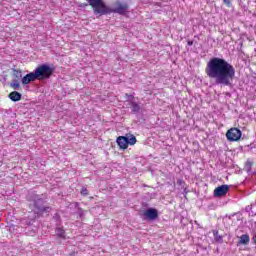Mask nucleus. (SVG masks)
Instances as JSON below:
<instances>
[{
  "instance_id": "7ed1b4c3",
  "label": "nucleus",
  "mask_w": 256,
  "mask_h": 256,
  "mask_svg": "<svg viewBox=\"0 0 256 256\" xmlns=\"http://www.w3.org/2000/svg\"><path fill=\"white\" fill-rule=\"evenodd\" d=\"M34 75L36 79H49L53 75V69L49 65H40L36 68Z\"/></svg>"
},
{
  "instance_id": "20e7f679",
  "label": "nucleus",
  "mask_w": 256,
  "mask_h": 256,
  "mask_svg": "<svg viewBox=\"0 0 256 256\" xmlns=\"http://www.w3.org/2000/svg\"><path fill=\"white\" fill-rule=\"evenodd\" d=\"M117 145L120 147V149H127L129 145H135L137 143V138L135 136H119L116 140Z\"/></svg>"
},
{
  "instance_id": "423d86ee",
  "label": "nucleus",
  "mask_w": 256,
  "mask_h": 256,
  "mask_svg": "<svg viewBox=\"0 0 256 256\" xmlns=\"http://www.w3.org/2000/svg\"><path fill=\"white\" fill-rule=\"evenodd\" d=\"M127 9H129L127 4L117 2L116 4H114L113 9L110 8V11L111 13H119V15H125V13H127Z\"/></svg>"
},
{
  "instance_id": "0eeeda50",
  "label": "nucleus",
  "mask_w": 256,
  "mask_h": 256,
  "mask_svg": "<svg viewBox=\"0 0 256 256\" xmlns=\"http://www.w3.org/2000/svg\"><path fill=\"white\" fill-rule=\"evenodd\" d=\"M229 191V186L222 185L220 187H217L214 190V197H223V195H227V192Z\"/></svg>"
},
{
  "instance_id": "ddd939ff",
  "label": "nucleus",
  "mask_w": 256,
  "mask_h": 256,
  "mask_svg": "<svg viewBox=\"0 0 256 256\" xmlns=\"http://www.w3.org/2000/svg\"><path fill=\"white\" fill-rule=\"evenodd\" d=\"M56 235H58V237H61L62 239H65V230H63V228H57Z\"/></svg>"
},
{
  "instance_id": "39448f33",
  "label": "nucleus",
  "mask_w": 256,
  "mask_h": 256,
  "mask_svg": "<svg viewBox=\"0 0 256 256\" xmlns=\"http://www.w3.org/2000/svg\"><path fill=\"white\" fill-rule=\"evenodd\" d=\"M242 132L239 128H231L226 132V139L229 141H239L241 139Z\"/></svg>"
},
{
  "instance_id": "f03ea898",
  "label": "nucleus",
  "mask_w": 256,
  "mask_h": 256,
  "mask_svg": "<svg viewBox=\"0 0 256 256\" xmlns=\"http://www.w3.org/2000/svg\"><path fill=\"white\" fill-rule=\"evenodd\" d=\"M94 11L95 15H109L111 8L105 5L103 0H86Z\"/></svg>"
},
{
  "instance_id": "f3484780",
  "label": "nucleus",
  "mask_w": 256,
  "mask_h": 256,
  "mask_svg": "<svg viewBox=\"0 0 256 256\" xmlns=\"http://www.w3.org/2000/svg\"><path fill=\"white\" fill-rule=\"evenodd\" d=\"M87 194H88L87 188H82L81 195H87Z\"/></svg>"
},
{
  "instance_id": "a211bd4d",
  "label": "nucleus",
  "mask_w": 256,
  "mask_h": 256,
  "mask_svg": "<svg viewBox=\"0 0 256 256\" xmlns=\"http://www.w3.org/2000/svg\"><path fill=\"white\" fill-rule=\"evenodd\" d=\"M224 3H225L226 5H231V2H230L229 0H224Z\"/></svg>"
},
{
  "instance_id": "9b49d317",
  "label": "nucleus",
  "mask_w": 256,
  "mask_h": 256,
  "mask_svg": "<svg viewBox=\"0 0 256 256\" xmlns=\"http://www.w3.org/2000/svg\"><path fill=\"white\" fill-rule=\"evenodd\" d=\"M251 241V238L248 234H243L240 236L239 244L240 245H249V242Z\"/></svg>"
},
{
  "instance_id": "1a4fd4ad",
  "label": "nucleus",
  "mask_w": 256,
  "mask_h": 256,
  "mask_svg": "<svg viewBox=\"0 0 256 256\" xmlns=\"http://www.w3.org/2000/svg\"><path fill=\"white\" fill-rule=\"evenodd\" d=\"M32 81H37L35 73L31 72L22 78V85H29Z\"/></svg>"
},
{
  "instance_id": "f8f14e48",
  "label": "nucleus",
  "mask_w": 256,
  "mask_h": 256,
  "mask_svg": "<svg viewBox=\"0 0 256 256\" xmlns=\"http://www.w3.org/2000/svg\"><path fill=\"white\" fill-rule=\"evenodd\" d=\"M10 87H12L14 90H17L19 87H21V84L19 83V80H13L10 84Z\"/></svg>"
},
{
  "instance_id": "f257e3e1",
  "label": "nucleus",
  "mask_w": 256,
  "mask_h": 256,
  "mask_svg": "<svg viewBox=\"0 0 256 256\" xmlns=\"http://www.w3.org/2000/svg\"><path fill=\"white\" fill-rule=\"evenodd\" d=\"M205 73L209 79L216 81L217 85L229 87L235 79V67L223 58H212L206 65Z\"/></svg>"
},
{
  "instance_id": "9d476101",
  "label": "nucleus",
  "mask_w": 256,
  "mask_h": 256,
  "mask_svg": "<svg viewBox=\"0 0 256 256\" xmlns=\"http://www.w3.org/2000/svg\"><path fill=\"white\" fill-rule=\"evenodd\" d=\"M9 99L14 102L21 101V93L13 91L9 94Z\"/></svg>"
},
{
  "instance_id": "dca6fc26",
  "label": "nucleus",
  "mask_w": 256,
  "mask_h": 256,
  "mask_svg": "<svg viewBox=\"0 0 256 256\" xmlns=\"http://www.w3.org/2000/svg\"><path fill=\"white\" fill-rule=\"evenodd\" d=\"M215 241H218V243H221L223 241V238L219 236V232H214Z\"/></svg>"
},
{
  "instance_id": "4468645a",
  "label": "nucleus",
  "mask_w": 256,
  "mask_h": 256,
  "mask_svg": "<svg viewBox=\"0 0 256 256\" xmlns=\"http://www.w3.org/2000/svg\"><path fill=\"white\" fill-rule=\"evenodd\" d=\"M49 211H51L50 207H42L38 208V211H36V213H41L43 215V213H49Z\"/></svg>"
},
{
  "instance_id": "aec40b11",
  "label": "nucleus",
  "mask_w": 256,
  "mask_h": 256,
  "mask_svg": "<svg viewBox=\"0 0 256 256\" xmlns=\"http://www.w3.org/2000/svg\"><path fill=\"white\" fill-rule=\"evenodd\" d=\"M253 241H254V243L256 244V234H255L254 237H253Z\"/></svg>"
},
{
  "instance_id": "2eb2a0df",
  "label": "nucleus",
  "mask_w": 256,
  "mask_h": 256,
  "mask_svg": "<svg viewBox=\"0 0 256 256\" xmlns=\"http://www.w3.org/2000/svg\"><path fill=\"white\" fill-rule=\"evenodd\" d=\"M131 107H132V111L134 113H137V111H139V104L135 103V102H132L131 103Z\"/></svg>"
},
{
  "instance_id": "6ab92c4d",
  "label": "nucleus",
  "mask_w": 256,
  "mask_h": 256,
  "mask_svg": "<svg viewBox=\"0 0 256 256\" xmlns=\"http://www.w3.org/2000/svg\"><path fill=\"white\" fill-rule=\"evenodd\" d=\"M188 45L191 47V45H193V41H188Z\"/></svg>"
},
{
  "instance_id": "6e6552de",
  "label": "nucleus",
  "mask_w": 256,
  "mask_h": 256,
  "mask_svg": "<svg viewBox=\"0 0 256 256\" xmlns=\"http://www.w3.org/2000/svg\"><path fill=\"white\" fill-rule=\"evenodd\" d=\"M144 216L153 221L159 217V213L157 212V209L149 208L144 212Z\"/></svg>"
}]
</instances>
